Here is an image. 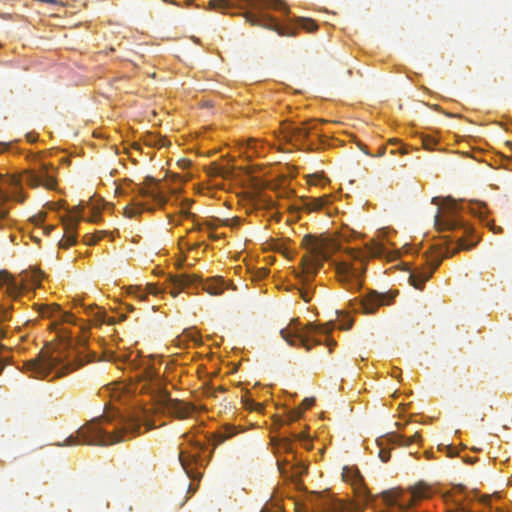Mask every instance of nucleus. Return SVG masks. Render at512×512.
Instances as JSON below:
<instances>
[{
    "label": "nucleus",
    "mask_w": 512,
    "mask_h": 512,
    "mask_svg": "<svg viewBox=\"0 0 512 512\" xmlns=\"http://www.w3.org/2000/svg\"><path fill=\"white\" fill-rule=\"evenodd\" d=\"M151 429L141 411L123 415L119 411L106 412L100 418H94L80 427L76 436L66 438L63 445H111L129 440L140 429L141 425Z\"/></svg>",
    "instance_id": "f257e3e1"
},
{
    "label": "nucleus",
    "mask_w": 512,
    "mask_h": 512,
    "mask_svg": "<svg viewBox=\"0 0 512 512\" xmlns=\"http://www.w3.org/2000/svg\"><path fill=\"white\" fill-rule=\"evenodd\" d=\"M234 6L240 8H251L259 10L260 12L253 13L246 11L243 16L249 24L253 26H260L269 30L277 32L280 36H294L296 35L295 28L290 26L280 25L277 20L271 15L264 13V9H274L288 13L289 9L285 2L282 0H210L209 8L213 10L226 11Z\"/></svg>",
    "instance_id": "f03ea898"
},
{
    "label": "nucleus",
    "mask_w": 512,
    "mask_h": 512,
    "mask_svg": "<svg viewBox=\"0 0 512 512\" xmlns=\"http://www.w3.org/2000/svg\"><path fill=\"white\" fill-rule=\"evenodd\" d=\"M49 168L50 166L44 163L39 171L28 170L21 176L0 174V228L9 225L10 221L6 202L10 198L20 203L24 201L25 198L20 191L23 182L32 188L44 186L47 189H53L55 187L56 180L49 173Z\"/></svg>",
    "instance_id": "7ed1b4c3"
},
{
    "label": "nucleus",
    "mask_w": 512,
    "mask_h": 512,
    "mask_svg": "<svg viewBox=\"0 0 512 512\" xmlns=\"http://www.w3.org/2000/svg\"><path fill=\"white\" fill-rule=\"evenodd\" d=\"M72 363H64L60 353L49 350H42L37 357L28 360L24 368L30 377L45 379L52 375V379L63 377L71 371L80 367Z\"/></svg>",
    "instance_id": "20e7f679"
},
{
    "label": "nucleus",
    "mask_w": 512,
    "mask_h": 512,
    "mask_svg": "<svg viewBox=\"0 0 512 512\" xmlns=\"http://www.w3.org/2000/svg\"><path fill=\"white\" fill-rule=\"evenodd\" d=\"M303 244L308 251L302 258L303 273L306 280H311L324 261L339 249V245L333 239L312 235H306Z\"/></svg>",
    "instance_id": "39448f33"
},
{
    "label": "nucleus",
    "mask_w": 512,
    "mask_h": 512,
    "mask_svg": "<svg viewBox=\"0 0 512 512\" xmlns=\"http://www.w3.org/2000/svg\"><path fill=\"white\" fill-rule=\"evenodd\" d=\"M332 330L328 325L316 326L309 324L304 328L299 327L298 319H291L289 325L280 330L281 337L291 346L298 344L305 347L307 351H310L313 345H319L320 340L313 337L314 333L328 334Z\"/></svg>",
    "instance_id": "423d86ee"
},
{
    "label": "nucleus",
    "mask_w": 512,
    "mask_h": 512,
    "mask_svg": "<svg viewBox=\"0 0 512 512\" xmlns=\"http://www.w3.org/2000/svg\"><path fill=\"white\" fill-rule=\"evenodd\" d=\"M350 256L354 260H358L359 266L348 262H340L336 266L337 280L347 290H358L361 288L363 283V275L366 270L365 258L366 255L360 250L351 249L349 251Z\"/></svg>",
    "instance_id": "0eeeda50"
},
{
    "label": "nucleus",
    "mask_w": 512,
    "mask_h": 512,
    "mask_svg": "<svg viewBox=\"0 0 512 512\" xmlns=\"http://www.w3.org/2000/svg\"><path fill=\"white\" fill-rule=\"evenodd\" d=\"M171 295L177 297L182 290L190 287L201 286L202 290L210 295H220L225 289L224 280L221 277H213L203 281L201 277L196 274H180L171 277Z\"/></svg>",
    "instance_id": "6e6552de"
},
{
    "label": "nucleus",
    "mask_w": 512,
    "mask_h": 512,
    "mask_svg": "<svg viewBox=\"0 0 512 512\" xmlns=\"http://www.w3.org/2000/svg\"><path fill=\"white\" fill-rule=\"evenodd\" d=\"M427 497V490L415 487L409 492L398 489L386 490L381 493L385 509L382 512H406L416 501Z\"/></svg>",
    "instance_id": "1a4fd4ad"
},
{
    "label": "nucleus",
    "mask_w": 512,
    "mask_h": 512,
    "mask_svg": "<svg viewBox=\"0 0 512 512\" xmlns=\"http://www.w3.org/2000/svg\"><path fill=\"white\" fill-rule=\"evenodd\" d=\"M132 354L129 355L131 358ZM131 369L135 370V379L139 383H144L141 390H160L162 380L158 371L154 367L153 359L150 357H139L135 355L133 359H129Z\"/></svg>",
    "instance_id": "9d476101"
},
{
    "label": "nucleus",
    "mask_w": 512,
    "mask_h": 512,
    "mask_svg": "<svg viewBox=\"0 0 512 512\" xmlns=\"http://www.w3.org/2000/svg\"><path fill=\"white\" fill-rule=\"evenodd\" d=\"M22 280L18 281L7 270L0 271V289L6 286L5 295L13 301H17L26 288L24 282L30 281L32 285H39L43 273L40 270L24 271L20 274Z\"/></svg>",
    "instance_id": "9b49d317"
},
{
    "label": "nucleus",
    "mask_w": 512,
    "mask_h": 512,
    "mask_svg": "<svg viewBox=\"0 0 512 512\" xmlns=\"http://www.w3.org/2000/svg\"><path fill=\"white\" fill-rule=\"evenodd\" d=\"M434 225L438 231H455L463 229L464 235L473 232L471 227L465 226L458 216V205L453 200H448L438 209L434 216Z\"/></svg>",
    "instance_id": "f8f14e48"
},
{
    "label": "nucleus",
    "mask_w": 512,
    "mask_h": 512,
    "mask_svg": "<svg viewBox=\"0 0 512 512\" xmlns=\"http://www.w3.org/2000/svg\"><path fill=\"white\" fill-rule=\"evenodd\" d=\"M449 256V249L445 251H439L436 255H433L427 260V264L422 267H418L409 274V283L416 289L422 290L426 281H428L434 271L440 265L442 258Z\"/></svg>",
    "instance_id": "ddd939ff"
},
{
    "label": "nucleus",
    "mask_w": 512,
    "mask_h": 512,
    "mask_svg": "<svg viewBox=\"0 0 512 512\" xmlns=\"http://www.w3.org/2000/svg\"><path fill=\"white\" fill-rule=\"evenodd\" d=\"M392 300V296L387 293H378L376 291H370L368 294L363 296L361 299H353L350 301V307L356 312H362L364 314H373L377 309L384 305H389Z\"/></svg>",
    "instance_id": "4468645a"
},
{
    "label": "nucleus",
    "mask_w": 512,
    "mask_h": 512,
    "mask_svg": "<svg viewBox=\"0 0 512 512\" xmlns=\"http://www.w3.org/2000/svg\"><path fill=\"white\" fill-rule=\"evenodd\" d=\"M83 208L78 205L75 206L72 210L68 212L64 217H62V224L64 227V235L62 239L59 241V246L61 248L67 249L76 243L77 234L76 229L78 222L83 218L82 216Z\"/></svg>",
    "instance_id": "2eb2a0df"
},
{
    "label": "nucleus",
    "mask_w": 512,
    "mask_h": 512,
    "mask_svg": "<svg viewBox=\"0 0 512 512\" xmlns=\"http://www.w3.org/2000/svg\"><path fill=\"white\" fill-rule=\"evenodd\" d=\"M161 405L168 414L178 419H186L194 411V406L192 404L178 399H173L168 395H164L162 397Z\"/></svg>",
    "instance_id": "dca6fc26"
},
{
    "label": "nucleus",
    "mask_w": 512,
    "mask_h": 512,
    "mask_svg": "<svg viewBox=\"0 0 512 512\" xmlns=\"http://www.w3.org/2000/svg\"><path fill=\"white\" fill-rule=\"evenodd\" d=\"M313 129H315V126H309V122L302 123L300 126L285 124L282 133L288 142L294 145H302Z\"/></svg>",
    "instance_id": "f3484780"
},
{
    "label": "nucleus",
    "mask_w": 512,
    "mask_h": 512,
    "mask_svg": "<svg viewBox=\"0 0 512 512\" xmlns=\"http://www.w3.org/2000/svg\"><path fill=\"white\" fill-rule=\"evenodd\" d=\"M179 461L188 477L195 479L200 475L198 472L194 471V467L198 461V455L186 449H181L179 452Z\"/></svg>",
    "instance_id": "a211bd4d"
},
{
    "label": "nucleus",
    "mask_w": 512,
    "mask_h": 512,
    "mask_svg": "<svg viewBox=\"0 0 512 512\" xmlns=\"http://www.w3.org/2000/svg\"><path fill=\"white\" fill-rule=\"evenodd\" d=\"M147 182L149 183L145 186L136 185L133 191L142 197H151L155 202L163 204L165 200L158 191L157 184L150 178H147Z\"/></svg>",
    "instance_id": "6ab92c4d"
},
{
    "label": "nucleus",
    "mask_w": 512,
    "mask_h": 512,
    "mask_svg": "<svg viewBox=\"0 0 512 512\" xmlns=\"http://www.w3.org/2000/svg\"><path fill=\"white\" fill-rule=\"evenodd\" d=\"M38 312L42 317L56 318L63 321H70L71 315L63 312L56 304L39 305Z\"/></svg>",
    "instance_id": "aec40b11"
},
{
    "label": "nucleus",
    "mask_w": 512,
    "mask_h": 512,
    "mask_svg": "<svg viewBox=\"0 0 512 512\" xmlns=\"http://www.w3.org/2000/svg\"><path fill=\"white\" fill-rule=\"evenodd\" d=\"M343 479L347 482H351L352 486L357 490L363 487V477L357 469L344 468Z\"/></svg>",
    "instance_id": "412c9836"
},
{
    "label": "nucleus",
    "mask_w": 512,
    "mask_h": 512,
    "mask_svg": "<svg viewBox=\"0 0 512 512\" xmlns=\"http://www.w3.org/2000/svg\"><path fill=\"white\" fill-rule=\"evenodd\" d=\"M419 440H420V435L417 431H415V433L411 436H406V435L397 434V433H394L391 436V441L400 446H409L413 443L418 442Z\"/></svg>",
    "instance_id": "4be33fe9"
},
{
    "label": "nucleus",
    "mask_w": 512,
    "mask_h": 512,
    "mask_svg": "<svg viewBox=\"0 0 512 512\" xmlns=\"http://www.w3.org/2000/svg\"><path fill=\"white\" fill-rule=\"evenodd\" d=\"M329 203V197L323 196L319 198H311L307 200L303 208L307 210L308 212H314L322 209L324 206H326Z\"/></svg>",
    "instance_id": "5701e85b"
},
{
    "label": "nucleus",
    "mask_w": 512,
    "mask_h": 512,
    "mask_svg": "<svg viewBox=\"0 0 512 512\" xmlns=\"http://www.w3.org/2000/svg\"><path fill=\"white\" fill-rule=\"evenodd\" d=\"M472 501L468 496L465 498H459L458 494L453 495L452 503L449 505L448 512H470L464 505V501Z\"/></svg>",
    "instance_id": "b1692460"
},
{
    "label": "nucleus",
    "mask_w": 512,
    "mask_h": 512,
    "mask_svg": "<svg viewBox=\"0 0 512 512\" xmlns=\"http://www.w3.org/2000/svg\"><path fill=\"white\" fill-rule=\"evenodd\" d=\"M296 24L308 32H314L318 29L317 23L310 18H298L296 19Z\"/></svg>",
    "instance_id": "393cba45"
},
{
    "label": "nucleus",
    "mask_w": 512,
    "mask_h": 512,
    "mask_svg": "<svg viewBox=\"0 0 512 512\" xmlns=\"http://www.w3.org/2000/svg\"><path fill=\"white\" fill-rule=\"evenodd\" d=\"M314 398H305L302 402V407L291 412L290 417L292 420H296L301 417L303 411L314 405Z\"/></svg>",
    "instance_id": "a878e982"
},
{
    "label": "nucleus",
    "mask_w": 512,
    "mask_h": 512,
    "mask_svg": "<svg viewBox=\"0 0 512 512\" xmlns=\"http://www.w3.org/2000/svg\"><path fill=\"white\" fill-rule=\"evenodd\" d=\"M143 211V206L141 204L132 203L127 205L124 209V215L128 218H133L140 215Z\"/></svg>",
    "instance_id": "bb28decb"
},
{
    "label": "nucleus",
    "mask_w": 512,
    "mask_h": 512,
    "mask_svg": "<svg viewBox=\"0 0 512 512\" xmlns=\"http://www.w3.org/2000/svg\"><path fill=\"white\" fill-rule=\"evenodd\" d=\"M183 338H186L188 343H191V342H193L194 344L201 343L200 337H199L197 331H195L194 329H185L182 332V339Z\"/></svg>",
    "instance_id": "cd10ccee"
},
{
    "label": "nucleus",
    "mask_w": 512,
    "mask_h": 512,
    "mask_svg": "<svg viewBox=\"0 0 512 512\" xmlns=\"http://www.w3.org/2000/svg\"><path fill=\"white\" fill-rule=\"evenodd\" d=\"M368 254L371 257H380L384 253V247L376 242L371 243V245H367Z\"/></svg>",
    "instance_id": "c85d7f7f"
},
{
    "label": "nucleus",
    "mask_w": 512,
    "mask_h": 512,
    "mask_svg": "<svg viewBox=\"0 0 512 512\" xmlns=\"http://www.w3.org/2000/svg\"><path fill=\"white\" fill-rule=\"evenodd\" d=\"M235 434L234 428L227 427L224 432L219 433L215 438V445H219Z\"/></svg>",
    "instance_id": "c756f323"
},
{
    "label": "nucleus",
    "mask_w": 512,
    "mask_h": 512,
    "mask_svg": "<svg viewBox=\"0 0 512 512\" xmlns=\"http://www.w3.org/2000/svg\"><path fill=\"white\" fill-rule=\"evenodd\" d=\"M12 309H13L12 305H6L4 303H0V322H5L10 319Z\"/></svg>",
    "instance_id": "7c9ffc66"
},
{
    "label": "nucleus",
    "mask_w": 512,
    "mask_h": 512,
    "mask_svg": "<svg viewBox=\"0 0 512 512\" xmlns=\"http://www.w3.org/2000/svg\"><path fill=\"white\" fill-rule=\"evenodd\" d=\"M475 244H476V241L468 243L463 238V236H461V237L458 238L457 247L455 248V250H468V249H471L473 246H475Z\"/></svg>",
    "instance_id": "2f4dec72"
},
{
    "label": "nucleus",
    "mask_w": 512,
    "mask_h": 512,
    "mask_svg": "<svg viewBox=\"0 0 512 512\" xmlns=\"http://www.w3.org/2000/svg\"><path fill=\"white\" fill-rule=\"evenodd\" d=\"M244 404H245V407L249 410H253V411H260L262 409V405L259 404V403H256L254 400L252 399H246L244 401Z\"/></svg>",
    "instance_id": "473e14b6"
},
{
    "label": "nucleus",
    "mask_w": 512,
    "mask_h": 512,
    "mask_svg": "<svg viewBox=\"0 0 512 512\" xmlns=\"http://www.w3.org/2000/svg\"><path fill=\"white\" fill-rule=\"evenodd\" d=\"M129 293L139 298L140 300H144L146 297V294L141 290V288L136 286L130 287Z\"/></svg>",
    "instance_id": "72a5a7b5"
},
{
    "label": "nucleus",
    "mask_w": 512,
    "mask_h": 512,
    "mask_svg": "<svg viewBox=\"0 0 512 512\" xmlns=\"http://www.w3.org/2000/svg\"><path fill=\"white\" fill-rule=\"evenodd\" d=\"M175 343H176V346L179 347V348H187L189 346V343L188 341L186 340V338H183L182 339V334H180L179 336H177L175 338Z\"/></svg>",
    "instance_id": "f704fd0d"
},
{
    "label": "nucleus",
    "mask_w": 512,
    "mask_h": 512,
    "mask_svg": "<svg viewBox=\"0 0 512 512\" xmlns=\"http://www.w3.org/2000/svg\"><path fill=\"white\" fill-rule=\"evenodd\" d=\"M280 447L287 453H293L292 443L289 439H283L280 443Z\"/></svg>",
    "instance_id": "c9c22d12"
},
{
    "label": "nucleus",
    "mask_w": 512,
    "mask_h": 512,
    "mask_svg": "<svg viewBox=\"0 0 512 512\" xmlns=\"http://www.w3.org/2000/svg\"><path fill=\"white\" fill-rule=\"evenodd\" d=\"M146 292L148 294L157 295L160 292V290H159V288L155 284H147L146 285Z\"/></svg>",
    "instance_id": "e433bc0d"
},
{
    "label": "nucleus",
    "mask_w": 512,
    "mask_h": 512,
    "mask_svg": "<svg viewBox=\"0 0 512 512\" xmlns=\"http://www.w3.org/2000/svg\"><path fill=\"white\" fill-rule=\"evenodd\" d=\"M379 457L382 462H388L391 457L390 451L384 449L380 450Z\"/></svg>",
    "instance_id": "4c0bfd02"
},
{
    "label": "nucleus",
    "mask_w": 512,
    "mask_h": 512,
    "mask_svg": "<svg viewBox=\"0 0 512 512\" xmlns=\"http://www.w3.org/2000/svg\"><path fill=\"white\" fill-rule=\"evenodd\" d=\"M436 144V141L428 136L423 138V145L426 149H431L433 145Z\"/></svg>",
    "instance_id": "58836bf2"
},
{
    "label": "nucleus",
    "mask_w": 512,
    "mask_h": 512,
    "mask_svg": "<svg viewBox=\"0 0 512 512\" xmlns=\"http://www.w3.org/2000/svg\"><path fill=\"white\" fill-rule=\"evenodd\" d=\"M183 437L187 439V441H189L196 448L202 449V444L199 441H194L192 438L189 437L188 434H184Z\"/></svg>",
    "instance_id": "ea45409f"
},
{
    "label": "nucleus",
    "mask_w": 512,
    "mask_h": 512,
    "mask_svg": "<svg viewBox=\"0 0 512 512\" xmlns=\"http://www.w3.org/2000/svg\"><path fill=\"white\" fill-rule=\"evenodd\" d=\"M98 239L99 238H96L95 236H87L86 240H85V243L87 245H93V244H95L98 241Z\"/></svg>",
    "instance_id": "a19ab883"
},
{
    "label": "nucleus",
    "mask_w": 512,
    "mask_h": 512,
    "mask_svg": "<svg viewBox=\"0 0 512 512\" xmlns=\"http://www.w3.org/2000/svg\"><path fill=\"white\" fill-rule=\"evenodd\" d=\"M7 333L6 327L0 325V340L7 338Z\"/></svg>",
    "instance_id": "79ce46f5"
},
{
    "label": "nucleus",
    "mask_w": 512,
    "mask_h": 512,
    "mask_svg": "<svg viewBox=\"0 0 512 512\" xmlns=\"http://www.w3.org/2000/svg\"><path fill=\"white\" fill-rule=\"evenodd\" d=\"M385 151H386V148L385 147H380L377 151V153L375 154L376 157H382L384 154H385Z\"/></svg>",
    "instance_id": "37998d69"
},
{
    "label": "nucleus",
    "mask_w": 512,
    "mask_h": 512,
    "mask_svg": "<svg viewBox=\"0 0 512 512\" xmlns=\"http://www.w3.org/2000/svg\"><path fill=\"white\" fill-rule=\"evenodd\" d=\"M202 229L201 225L200 224H195L194 227L191 229L192 230H197V231H200Z\"/></svg>",
    "instance_id": "c03bdc74"
},
{
    "label": "nucleus",
    "mask_w": 512,
    "mask_h": 512,
    "mask_svg": "<svg viewBox=\"0 0 512 512\" xmlns=\"http://www.w3.org/2000/svg\"><path fill=\"white\" fill-rule=\"evenodd\" d=\"M233 226H236V225H239L240 224V219L239 218H234L233 220Z\"/></svg>",
    "instance_id": "a18cd8bd"
},
{
    "label": "nucleus",
    "mask_w": 512,
    "mask_h": 512,
    "mask_svg": "<svg viewBox=\"0 0 512 512\" xmlns=\"http://www.w3.org/2000/svg\"><path fill=\"white\" fill-rule=\"evenodd\" d=\"M398 152H399L400 154H406V153H407V150H406L404 147H401V148H399Z\"/></svg>",
    "instance_id": "49530a36"
},
{
    "label": "nucleus",
    "mask_w": 512,
    "mask_h": 512,
    "mask_svg": "<svg viewBox=\"0 0 512 512\" xmlns=\"http://www.w3.org/2000/svg\"><path fill=\"white\" fill-rule=\"evenodd\" d=\"M350 326H351V323H350V324H348V325H344V324H343V325H341V327H340V328H341V329H349V328H350Z\"/></svg>",
    "instance_id": "de8ad7c7"
},
{
    "label": "nucleus",
    "mask_w": 512,
    "mask_h": 512,
    "mask_svg": "<svg viewBox=\"0 0 512 512\" xmlns=\"http://www.w3.org/2000/svg\"><path fill=\"white\" fill-rule=\"evenodd\" d=\"M332 345H335V342H329V343H328L329 351H330V352L332 351Z\"/></svg>",
    "instance_id": "09e8293b"
},
{
    "label": "nucleus",
    "mask_w": 512,
    "mask_h": 512,
    "mask_svg": "<svg viewBox=\"0 0 512 512\" xmlns=\"http://www.w3.org/2000/svg\"><path fill=\"white\" fill-rule=\"evenodd\" d=\"M165 2H168L170 4L177 5V3L174 0H164Z\"/></svg>",
    "instance_id": "8fccbe9b"
},
{
    "label": "nucleus",
    "mask_w": 512,
    "mask_h": 512,
    "mask_svg": "<svg viewBox=\"0 0 512 512\" xmlns=\"http://www.w3.org/2000/svg\"><path fill=\"white\" fill-rule=\"evenodd\" d=\"M27 137H28L29 141H35V137H32V136H31V135H29V134L27 135Z\"/></svg>",
    "instance_id": "3c124183"
},
{
    "label": "nucleus",
    "mask_w": 512,
    "mask_h": 512,
    "mask_svg": "<svg viewBox=\"0 0 512 512\" xmlns=\"http://www.w3.org/2000/svg\"><path fill=\"white\" fill-rule=\"evenodd\" d=\"M302 297H303L304 301H306V302L309 301V299L307 298L306 294H302Z\"/></svg>",
    "instance_id": "603ef678"
},
{
    "label": "nucleus",
    "mask_w": 512,
    "mask_h": 512,
    "mask_svg": "<svg viewBox=\"0 0 512 512\" xmlns=\"http://www.w3.org/2000/svg\"><path fill=\"white\" fill-rule=\"evenodd\" d=\"M199 246H200V244H199V243H196V244H194V245L191 247V249H195V248H197V247H199Z\"/></svg>",
    "instance_id": "864d4df0"
},
{
    "label": "nucleus",
    "mask_w": 512,
    "mask_h": 512,
    "mask_svg": "<svg viewBox=\"0 0 512 512\" xmlns=\"http://www.w3.org/2000/svg\"><path fill=\"white\" fill-rule=\"evenodd\" d=\"M0 348H1V349H5V348H6V346H5L4 344H0Z\"/></svg>",
    "instance_id": "5fc2aeb1"
},
{
    "label": "nucleus",
    "mask_w": 512,
    "mask_h": 512,
    "mask_svg": "<svg viewBox=\"0 0 512 512\" xmlns=\"http://www.w3.org/2000/svg\"><path fill=\"white\" fill-rule=\"evenodd\" d=\"M396 142H397L396 139L390 140V143H396Z\"/></svg>",
    "instance_id": "6e6d98bb"
},
{
    "label": "nucleus",
    "mask_w": 512,
    "mask_h": 512,
    "mask_svg": "<svg viewBox=\"0 0 512 512\" xmlns=\"http://www.w3.org/2000/svg\"><path fill=\"white\" fill-rule=\"evenodd\" d=\"M193 2V0H187V4H191Z\"/></svg>",
    "instance_id": "4d7b16f0"
},
{
    "label": "nucleus",
    "mask_w": 512,
    "mask_h": 512,
    "mask_svg": "<svg viewBox=\"0 0 512 512\" xmlns=\"http://www.w3.org/2000/svg\"><path fill=\"white\" fill-rule=\"evenodd\" d=\"M459 491H460V493H462L463 487H459Z\"/></svg>",
    "instance_id": "13d9d810"
},
{
    "label": "nucleus",
    "mask_w": 512,
    "mask_h": 512,
    "mask_svg": "<svg viewBox=\"0 0 512 512\" xmlns=\"http://www.w3.org/2000/svg\"><path fill=\"white\" fill-rule=\"evenodd\" d=\"M261 512H265V511H261Z\"/></svg>",
    "instance_id": "bf43d9fd"
}]
</instances>
